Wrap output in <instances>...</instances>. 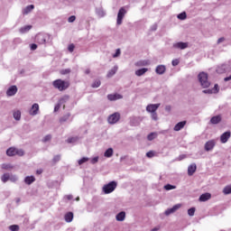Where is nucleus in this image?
Returning a JSON list of instances; mask_svg holds the SVG:
<instances>
[{
    "mask_svg": "<svg viewBox=\"0 0 231 231\" xmlns=\"http://www.w3.org/2000/svg\"><path fill=\"white\" fill-rule=\"evenodd\" d=\"M102 83L100 82V79L95 80L94 83L92 84V88H100V85Z\"/></svg>",
    "mask_w": 231,
    "mask_h": 231,
    "instance_id": "39",
    "label": "nucleus"
},
{
    "mask_svg": "<svg viewBox=\"0 0 231 231\" xmlns=\"http://www.w3.org/2000/svg\"><path fill=\"white\" fill-rule=\"evenodd\" d=\"M147 158H153L154 152L152 151H150L146 153Z\"/></svg>",
    "mask_w": 231,
    "mask_h": 231,
    "instance_id": "50",
    "label": "nucleus"
},
{
    "mask_svg": "<svg viewBox=\"0 0 231 231\" xmlns=\"http://www.w3.org/2000/svg\"><path fill=\"white\" fill-rule=\"evenodd\" d=\"M216 147V141L210 140L205 143V151H212Z\"/></svg>",
    "mask_w": 231,
    "mask_h": 231,
    "instance_id": "11",
    "label": "nucleus"
},
{
    "mask_svg": "<svg viewBox=\"0 0 231 231\" xmlns=\"http://www.w3.org/2000/svg\"><path fill=\"white\" fill-rule=\"evenodd\" d=\"M38 44H46V36L44 34H38L36 36Z\"/></svg>",
    "mask_w": 231,
    "mask_h": 231,
    "instance_id": "16",
    "label": "nucleus"
},
{
    "mask_svg": "<svg viewBox=\"0 0 231 231\" xmlns=\"http://www.w3.org/2000/svg\"><path fill=\"white\" fill-rule=\"evenodd\" d=\"M126 11L124 7L119 9V12L117 14V24H122V21L124 20V17L125 16Z\"/></svg>",
    "mask_w": 231,
    "mask_h": 231,
    "instance_id": "6",
    "label": "nucleus"
},
{
    "mask_svg": "<svg viewBox=\"0 0 231 231\" xmlns=\"http://www.w3.org/2000/svg\"><path fill=\"white\" fill-rule=\"evenodd\" d=\"M147 71H149L148 69H145V68L140 69H137V70L135 71V75H136L137 77H142V75H145V73H147Z\"/></svg>",
    "mask_w": 231,
    "mask_h": 231,
    "instance_id": "22",
    "label": "nucleus"
},
{
    "mask_svg": "<svg viewBox=\"0 0 231 231\" xmlns=\"http://www.w3.org/2000/svg\"><path fill=\"white\" fill-rule=\"evenodd\" d=\"M211 124H219L221 122V116H215L210 119Z\"/></svg>",
    "mask_w": 231,
    "mask_h": 231,
    "instance_id": "25",
    "label": "nucleus"
},
{
    "mask_svg": "<svg viewBox=\"0 0 231 231\" xmlns=\"http://www.w3.org/2000/svg\"><path fill=\"white\" fill-rule=\"evenodd\" d=\"M79 140V137H69L67 139V143H75Z\"/></svg>",
    "mask_w": 231,
    "mask_h": 231,
    "instance_id": "36",
    "label": "nucleus"
},
{
    "mask_svg": "<svg viewBox=\"0 0 231 231\" xmlns=\"http://www.w3.org/2000/svg\"><path fill=\"white\" fill-rule=\"evenodd\" d=\"M85 73H86V75H89V73H91V70H90L89 69H87L85 70Z\"/></svg>",
    "mask_w": 231,
    "mask_h": 231,
    "instance_id": "62",
    "label": "nucleus"
},
{
    "mask_svg": "<svg viewBox=\"0 0 231 231\" xmlns=\"http://www.w3.org/2000/svg\"><path fill=\"white\" fill-rule=\"evenodd\" d=\"M165 66L164 65H159L157 66L155 71L157 73V75H163V73H165Z\"/></svg>",
    "mask_w": 231,
    "mask_h": 231,
    "instance_id": "19",
    "label": "nucleus"
},
{
    "mask_svg": "<svg viewBox=\"0 0 231 231\" xmlns=\"http://www.w3.org/2000/svg\"><path fill=\"white\" fill-rule=\"evenodd\" d=\"M68 120H69V114H67V115L63 116L60 119V124H64V122H68Z\"/></svg>",
    "mask_w": 231,
    "mask_h": 231,
    "instance_id": "32",
    "label": "nucleus"
},
{
    "mask_svg": "<svg viewBox=\"0 0 231 231\" xmlns=\"http://www.w3.org/2000/svg\"><path fill=\"white\" fill-rule=\"evenodd\" d=\"M59 109H60V103H58L55 107H54V111L57 112L59 111Z\"/></svg>",
    "mask_w": 231,
    "mask_h": 231,
    "instance_id": "56",
    "label": "nucleus"
},
{
    "mask_svg": "<svg viewBox=\"0 0 231 231\" xmlns=\"http://www.w3.org/2000/svg\"><path fill=\"white\" fill-rule=\"evenodd\" d=\"M196 169H198V167L196 166V164H191L188 167V175L189 176H192L194 174V172H196Z\"/></svg>",
    "mask_w": 231,
    "mask_h": 231,
    "instance_id": "17",
    "label": "nucleus"
},
{
    "mask_svg": "<svg viewBox=\"0 0 231 231\" xmlns=\"http://www.w3.org/2000/svg\"><path fill=\"white\" fill-rule=\"evenodd\" d=\"M9 229L11 231H19V226L18 225H12L9 226Z\"/></svg>",
    "mask_w": 231,
    "mask_h": 231,
    "instance_id": "41",
    "label": "nucleus"
},
{
    "mask_svg": "<svg viewBox=\"0 0 231 231\" xmlns=\"http://www.w3.org/2000/svg\"><path fill=\"white\" fill-rule=\"evenodd\" d=\"M60 75H68V74L71 73V69H61L60 71Z\"/></svg>",
    "mask_w": 231,
    "mask_h": 231,
    "instance_id": "38",
    "label": "nucleus"
},
{
    "mask_svg": "<svg viewBox=\"0 0 231 231\" xmlns=\"http://www.w3.org/2000/svg\"><path fill=\"white\" fill-rule=\"evenodd\" d=\"M172 66H178V64H180V60L175 59L171 61Z\"/></svg>",
    "mask_w": 231,
    "mask_h": 231,
    "instance_id": "53",
    "label": "nucleus"
},
{
    "mask_svg": "<svg viewBox=\"0 0 231 231\" xmlns=\"http://www.w3.org/2000/svg\"><path fill=\"white\" fill-rule=\"evenodd\" d=\"M111 156H113V148H108V149L105 152V157H106V158H111Z\"/></svg>",
    "mask_w": 231,
    "mask_h": 231,
    "instance_id": "30",
    "label": "nucleus"
},
{
    "mask_svg": "<svg viewBox=\"0 0 231 231\" xmlns=\"http://www.w3.org/2000/svg\"><path fill=\"white\" fill-rule=\"evenodd\" d=\"M125 219V212L122 211L116 215L117 221H124Z\"/></svg>",
    "mask_w": 231,
    "mask_h": 231,
    "instance_id": "26",
    "label": "nucleus"
},
{
    "mask_svg": "<svg viewBox=\"0 0 231 231\" xmlns=\"http://www.w3.org/2000/svg\"><path fill=\"white\" fill-rule=\"evenodd\" d=\"M160 107V104H150L146 106L147 113H156Z\"/></svg>",
    "mask_w": 231,
    "mask_h": 231,
    "instance_id": "8",
    "label": "nucleus"
},
{
    "mask_svg": "<svg viewBox=\"0 0 231 231\" xmlns=\"http://www.w3.org/2000/svg\"><path fill=\"white\" fill-rule=\"evenodd\" d=\"M185 125H187V121L179 122L177 125H175L173 130L174 131H181V129H183V127H185Z\"/></svg>",
    "mask_w": 231,
    "mask_h": 231,
    "instance_id": "15",
    "label": "nucleus"
},
{
    "mask_svg": "<svg viewBox=\"0 0 231 231\" xmlns=\"http://www.w3.org/2000/svg\"><path fill=\"white\" fill-rule=\"evenodd\" d=\"M179 208H181V204H176L171 208L165 211L166 216H170V214H173V212H176Z\"/></svg>",
    "mask_w": 231,
    "mask_h": 231,
    "instance_id": "14",
    "label": "nucleus"
},
{
    "mask_svg": "<svg viewBox=\"0 0 231 231\" xmlns=\"http://www.w3.org/2000/svg\"><path fill=\"white\" fill-rule=\"evenodd\" d=\"M16 93H17V86L15 85L11 86L6 91L7 97H14V95H15Z\"/></svg>",
    "mask_w": 231,
    "mask_h": 231,
    "instance_id": "13",
    "label": "nucleus"
},
{
    "mask_svg": "<svg viewBox=\"0 0 231 231\" xmlns=\"http://www.w3.org/2000/svg\"><path fill=\"white\" fill-rule=\"evenodd\" d=\"M174 48H179L180 50H185L189 48V43L187 42H177L174 44Z\"/></svg>",
    "mask_w": 231,
    "mask_h": 231,
    "instance_id": "18",
    "label": "nucleus"
},
{
    "mask_svg": "<svg viewBox=\"0 0 231 231\" xmlns=\"http://www.w3.org/2000/svg\"><path fill=\"white\" fill-rule=\"evenodd\" d=\"M68 50L70 53H73V51H75V44L73 43H70L69 46H68Z\"/></svg>",
    "mask_w": 231,
    "mask_h": 231,
    "instance_id": "42",
    "label": "nucleus"
},
{
    "mask_svg": "<svg viewBox=\"0 0 231 231\" xmlns=\"http://www.w3.org/2000/svg\"><path fill=\"white\" fill-rule=\"evenodd\" d=\"M33 8H35V6L33 5L26 6L23 11V15H27V14H30V12H32V10H33Z\"/></svg>",
    "mask_w": 231,
    "mask_h": 231,
    "instance_id": "24",
    "label": "nucleus"
},
{
    "mask_svg": "<svg viewBox=\"0 0 231 231\" xmlns=\"http://www.w3.org/2000/svg\"><path fill=\"white\" fill-rule=\"evenodd\" d=\"M195 213H196V208H190L188 210L189 216H194Z\"/></svg>",
    "mask_w": 231,
    "mask_h": 231,
    "instance_id": "43",
    "label": "nucleus"
},
{
    "mask_svg": "<svg viewBox=\"0 0 231 231\" xmlns=\"http://www.w3.org/2000/svg\"><path fill=\"white\" fill-rule=\"evenodd\" d=\"M156 136H157L156 133H151L150 134H148L147 139L149 140V142H152V140H154Z\"/></svg>",
    "mask_w": 231,
    "mask_h": 231,
    "instance_id": "35",
    "label": "nucleus"
},
{
    "mask_svg": "<svg viewBox=\"0 0 231 231\" xmlns=\"http://www.w3.org/2000/svg\"><path fill=\"white\" fill-rule=\"evenodd\" d=\"M202 93H204L205 95H212L213 90L212 89H206V90H203Z\"/></svg>",
    "mask_w": 231,
    "mask_h": 231,
    "instance_id": "49",
    "label": "nucleus"
},
{
    "mask_svg": "<svg viewBox=\"0 0 231 231\" xmlns=\"http://www.w3.org/2000/svg\"><path fill=\"white\" fill-rule=\"evenodd\" d=\"M32 30V25H25L20 29V33H26Z\"/></svg>",
    "mask_w": 231,
    "mask_h": 231,
    "instance_id": "27",
    "label": "nucleus"
},
{
    "mask_svg": "<svg viewBox=\"0 0 231 231\" xmlns=\"http://www.w3.org/2000/svg\"><path fill=\"white\" fill-rule=\"evenodd\" d=\"M57 162H60V155H55L53 157V162L57 163Z\"/></svg>",
    "mask_w": 231,
    "mask_h": 231,
    "instance_id": "48",
    "label": "nucleus"
},
{
    "mask_svg": "<svg viewBox=\"0 0 231 231\" xmlns=\"http://www.w3.org/2000/svg\"><path fill=\"white\" fill-rule=\"evenodd\" d=\"M225 82H228V80H231V75L229 77H226L224 79Z\"/></svg>",
    "mask_w": 231,
    "mask_h": 231,
    "instance_id": "61",
    "label": "nucleus"
},
{
    "mask_svg": "<svg viewBox=\"0 0 231 231\" xmlns=\"http://www.w3.org/2000/svg\"><path fill=\"white\" fill-rule=\"evenodd\" d=\"M120 53H121L120 49H117V50L116 51V53L113 55L114 59H116V57H119V56H120Z\"/></svg>",
    "mask_w": 231,
    "mask_h": 231,
    "instance_id": "52",
    "label": "nucleus"
},
{
    "mask_svg": "<svg viewBox=\"0 0 231 231\" xmlns=\"http://www.w3.org/2000/svg\"><path fill=\"white\" fill-rule=\"evenodd\" d=\"M33 181H35V177L33 176H27L24 179V182L26 183V185H32Z\"/></svg>",
    "mask_w": 231,
    "mask_h": 231,
    "instance_id": "23",
    "label": "nucleus"
},
{
    "mask_svg": "<svg viewBox=\"0 0 231 231\" xmlns=\"http://www.w3.org/2000/svg\"><path fill=\"white\" fill-rule=\"evenodd\" d=\"M224 41H225V38H219L218 40H217V44H221V42H224Z\"/></svg>",
    "mask_w": 231,
    "mask_h": 231,
    "instance_id": "58",
    "label": "nucleus"
},
{
    "mask_svg": "<svg viewBox=\"0 0 231 231\" xmlns=\"http://www.w3.org/2000/svg\"><path fill=\"white\" fill-rule=\"evenodd\" d=\"M88 160H89L88 158L83 157L79 161V165H82L83 163H86V162H88Z\"/></svg>",
    "mask_w": 231,
    "mask_h": 231,
    "instance_id": "45",
    "label": "nucleus"
},
{
    "mask_svg": "<svg viewBox=\"0 0 231 231\" xmlns=\"http://www.w3.org/2000/svg\"><path fill=\"white\" fill-rule=\"evenodd\" d=\"M39 113V104L37 103H34L30 111H29V114L32 116H35V115H38Z\"/></svg>",
    "mask_w": 231,
    "mask_h": 231,
    "instance_id": "9",
    "label": "nucleus"
},
{
    "mask_svg": "<svg viewBox=\"0 0 231 231\" xmlns=\"http://www.w3.org/2000/svg\"><path fill=\"white\" fill-rule=\"evenodd\" d=\"M117 185L116 181L112 180L108 184L104 185L102 190L104 194H111V192H115Z\"/></svg>",
    "mask_w": 231,
    "mask_h": 231,
    "instance_id": "3",
    "label": "nucleus"
},
{
    "mask_svg": "<svg viewBox=\"0 0 231 231\" xmlns=\"http://www.w3.org/2000/svg\"><path fill=\"white\" fill-rule=\"evenodd\" d=\"M7 156H24V151L15 147H10L6 151Z\"/></svg>",
    "mask_w": 231,
    "mask_h": 231,
    "instance_id": "4",
    "label": "nucleus"
},
{
    "mask_svg": "<svg viewBox=\"0 0 231 231\" xmlns=\"http://www.w3.org/2000/svg\"><path fill=\"white\" fill-rule=\"evenodd\" d=\"M14 120H21V111L17 110L14 112Z\"/></svg>",
    "mask_w": 231,
    "mask_h": 231,
    "instance_id": "33",
    "label": "nucleus"
},
{
    "mask_svg": "<svg viewBox=\"0 0 231 231\" xmlns=\"http://www.w3.org/2000/svg\"><path fill=\"white\" fill-rule=\"evenodd\" d=\"M36 174H42V170H37Z\"/></svg>",
    "mask_w": 231,
    "mask_h": 231,
    "instance_id": "63",
    "label": "nucleus"
},
{
    "mask_svg": "<svg viewBox=\"0 0 231 231\" xmlns=\"http://www.w3.org/2000/svg\"><path fill=\"white\" fill-rule=\"evenodd\" d=\"M76 19H77V17L75 15H71L70 17H69L68 21L69 23H75Z\"/></svg>",
    "mask_w": 231,
    "mask_h": 231,
    "instance_id": "51",
    "label": "nucleus"
},
{
    "mask_svg": "<svg viewBox=\"0 0 231 231\" xmlns=\"http://www.w3.org/2000/svg\"><path fill=\"white\" fill-rule=\"evenodd\" d=\"M64 217L67 223H71L73 221V212H68Z\"/></svg>",
    "mask_w": 231,
    "mask_h": 231,
    "instance_id": "21",
    "label": "nucleus"
},
{
    "mask_svg": "<svg viewBox=\"0 0 231 231\" xmlns=\"http://www.w3.org/2000/svg\"><path fill=\"white\" fill-rule=\"evenodd\" d=\"M151 115L152 120H158V114L156 112H152Z\"/></svg>",
    "mask_w": 231,
    "mask_h": 231,
    "instance_id": "47",
    "label": "nucleus"
},
{
    "mask_svg": "<svg viewBox=\"0 0 231 231\" xmlns=\"http://www.w3.org/2000/svg\"><path fill=\"white\" fill-rule=\"evenodd\" d=\"M178 19L180 21H185V19H187V13L183 12L178 14Z\"/></svg>",
    "mask_w": 231,
    "mask_h": 231,
    "instance_id": "34",
    "label": "nucleus"
},
{
    "mask_svg": "<svg viewBox=\"0 0 231 231\" xmlns=\"http://www.w3.org/2000/svg\"><path fill=\"white\" fill-rule=\"evenodd\" d=\"M199 81L202 88H210V81H208V74L206 72H200L198 76Z\"/></svg>",
    "mask_w": 231,
    "mask_h": 231,
    "instance_id": "2",
    "label": "nucleus"
},
{
    "mask_svg": "<svg viewBox=\"0 0 231 231\" xmlns=\"http://www.w3.org/2000/svg\"><path fill=\"white\" fill-rule=\"evenodd\" d=\"M1 167L4 171H12V169H14V166H12V164L6 163L2 164Z\"/></svg>",
    "mask_w": 231,
    "mask_h": 231,
    "instance_id": "29",
    "label": "nucleus"
},
{
    "mask_svg": "<svg viewBox=\"0 0 231 231\" xmlns=\"http://www.w3.org/2000/svg\"><path fill=\"white\" fill-rule=\"evenodd\" d=\"M231 133L230 132H226L221 134L220 136V142L221 143H226L228 140L230 139Z\"/></svg>",
    "mask_w": 231,
    "mask_h": 231,
    "instance_id": "10",
    "label": "nucleus"
},
{
    "mask_svg": "<svg viewBox=\"0 0 231 231\" xmlns=\"http://www.w3.org/2000/svg\"><path fill=\"white\" fill-rule=\"evenodd\" d=\"M31 50H32V51L37 50V44L35 43L31 44Z\"/></svg>",
    "mask_w": 231,
    "mask_h": 231,
    "instance_id": "57",
    "label": "nucleus"
},
{
    "mask_svg": "<svg viewBox=\"0 0 231 231\" xmlns=\"http://www.w3.org/2000/svg\"><path fill=\"white\" fill-rule=\"evenodd\" d=\"M226 71H230V66L227 64H222L217 68V73L223 74L226 73Z\"/></svg>",
    "mask_w": 231,
    "mask_h": 231,
    "instance_id": "7",
    "label": "nucleus"
},
{
    "mask_svg": "<svg viewBox=\"0 0 231 231\" xmlns=\"http://www.w3.org/2000/svg\"><path fill=\"white\" fill-rule=\"evenodd\" d=\"M158 230H160V227H155L152 229V231H158Z\"/></svg>",
    "mask_w": 231,
    "mask_h": 231,
    "instance_id": "64",
    "label": "nucleus"
},
{
    "mask_svg": "<svg viewBox=\"0 0 231 231\" xmlns=\"http://www.w3.org/2000/svg\"><path fill=\"white\" fill-rule=\"evenodd\" d=\"M211 91H213L214 94L219 93V86L216 84L213 88H211Z\"/></svg>",
    "mask_w": 231,
    "mask_h": 231,
    "instance_id": "44",
    "label": "nucleus"
},
{
    "mask_svg": "<svg viewBox=\"0 0 231 231\" xmlns=\"http://www.w3.org/2000/svg\"><path fill=\"white\" fill-rule=\"evenodd\" d=\"M212 198L210 193H204L199 197V201H208Z\"/></svg>",
    "mask_w": 231,
    "mask_h": 231,
    "instance_id": "20",
    "label": "nucleus"
},
{
    "mask_svg": "<svg viewBox=\"0 0 231 231\" xmlns=\"http://www.w3.org/2000/svg\"><path fill=\"white\" fill-rule=\"evenodd\" d=\"M118 120H120V113L118 112L110 115L107 118L108 124H116Z\"/></svg>",
    "mask_w": 231,
    "mask_h": 231,
    "instance_id": "5",
    "label": "nucleus"
},
{
    "mask_svg": "<svg viewBox=\"0 0 231 231\" xmlns=\"http://www.w3.org/2000/svg\"><path fill=\"white\" fill-rule=\"evenodd\" d=\"M9 180L10 181H13L14 183H15V181H17V177L12 176V177H9Z\"/></svg>",
    "mask_w": 231,
    "mask_h": 231,
    "instance_id": "55",
    "label": "nucleus"
},
{
    "mask_svg": "<svg viewBox=\"0 0 231 231\" xmlns=\"http://www.w3.org/2000/svg\"><path fill=\"white\" fill-rule=\"evenodd\" d=\"M116 71H118V67H114L111 70H109V72L107 73L108 79H110V77H113V75L116 73Z\"/></svg>",
    "mask_w": 231,
    "mask_h": 231,
    "instance_id": "28",
    "label": "nucleus"
},
{
    "mask_svg": "<svg viewBox=\"0 0 231 231\" xmlns=\"http://www.w3.org/2000/svg\"><path fill=\"white\" fill-rule=\"evenodd\" d=\"M224 194H231V186H226L223 189Z\"/></svg>",
    "mask_w": 231,
    "mask_h": 231,
    "instance_id": "40",
    "label": "nucleus"
},
{
    "mask_svg": "<svg viewBox=\"0 0 231 231\" xmlns=\"http://www.w3.org/2000/svg\"><path fill=\"white\" fill-rule=\"evenodd\" d=\"M147 64H149V62H147V61H139V62L135 63V66H138V67L147 66Z\"/></svg>",
    "mask_w": 231,
    "mask_h": 231,
    "instance_id": "46",
    "label": "nucleus"
},
{
    "mask_svg": "<svg viewBox=\"0 0 231 231\" xmlns=\"http://www.w3.org/2000/svg\"><path fill=\"white\" fill-rule=\"evenodd\" d=\"M66 199L69 201V200L73 199V195H67Z\"/></svg>",
    "mask_w": 231,
    "mask_h": 231,
    "instance_id": "59",
    "label": "nucleus"
},
{
    "mask_svg": "<svg viewBox=\"0 0 231 231\" xmlns=\"http://www.w3.org/2000/svg\"><path fill=\"white\" fill-rule=\"evenodd\" d=\"M1 180L3 183H6V181L10 180V173H5L4 175H2Z\"/></svg>",
    "mask_w": 231,
    "mask_h": 231,
    "instance_id": "31",
    "label": "nucleus"
},
{
    "mask_svg": "<svg viewBox=\"0 0 231 231\" xmlns=\"http://www.w3.org/2000/svg\"><path fill=\"white\" fill-rule=\"evenodd\" d=\"M173 189H176V186L171 185V184H166L164 186V190H173Z\"/></svg>",
    "mask_w": 231,
    "mask_h": 231,
    "instance_id": "37",
    "label": "nucleus"
},
{
    "mask_svg": "<svg viewBox=\"0 0 231 231\" xmlns=\"http://www.w3.org/2000/svg\"><path fill=\"white\" fill-rule=\"evenodd\" d=\"M53 88L58 89V91H66L68 88H69L70 84L69 81L62 80V79H55L52 82Z\"/></svg>",
    "mask_w": 231,
    "mask_h": 231,
    "instance_id": "1",
    "label": "nucleus"
},
{
    "mask_svg": "<svg viewBox=\"0 0 231 231\" xmlns=\"http://www.w3.org/2000/svg\"><path fill=\"white\" fill-rule=\"evenodd\" d=\"M98 162V157H95L92 159V163H97Z\"/></svg>",
    "mask_w": 231,
    "mask_h": 231,
    "instance_id": "60",
    "label": "nucleus"
},
{
    "mask_svg": "<svg viewBox=\"0 0 231 231\" xmlns=\"http://www.w3.org/2000/svg\"><path fill=\"white\" fill-rule=\"evenodd\" d=\"M107 98L110 100V102H113L115 100H120L124 98V96L120 94H109L107 95Z\"/></svg>",
    "mask_w": 231,
    "mask_h": 231,
    "instance_id": "12",
    "label": "nucleus"
},
{
    "mask_svg": "<svg viewBox=\"0 0 231 231\" xmlns=\"http://www.w3.org/2000/svg\"><path fill=\"white\" fill-rule=\"evenodd\" d=\"M50 140H51V135H46L43 139V142H50Z\"/></svg>",
    "mask_w": 231,
    "mask_h": 231,
    "instance_id": "54",
    "label": "nucleus"
}]
</instances>
